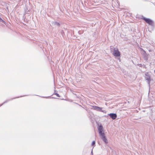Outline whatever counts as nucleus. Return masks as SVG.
Here are the masks:
<instances>
[{"label":"nucleus","mask_w":155,"mask_h":155,"mask_svg":"<svg viewBox=\"0 0 155 155\" xmlns=\"http://www.w3.org/2000/svg\"><path fill=\"white\" fill-rule=\"evenodd\" d=\"M98 129L101 138L106 143H108V141L106 138L105 134L104 132H103V128L102 126L101 125L99 127Z\"/></svg>","instance_id":"f257e3e1"},{"label":"nucleus","mask_w":155,"mask_h":155,"mask_svg":"<svg viewBox=\"0 0 155 155\" xmlns=\"http://www.w3.org/2000/svg\"><path fill=\"white\" fill-rule=\"evenodd\" d=\"M92 107L93 108L94 110L102 112L104 113H106V111L105 110H102L103 109L102 107H100L97 106H93Z\"/></svg>","instance_id":"f03ea898"},{"label":"nucleus","mask_w":155,"mask_h":155,"mask_svg":"<svg viewBox=\"0 0 155 155\" xmlns=\"http://www.w3.org/2000/svg\"><path fill=\"white\" fill-rule=\"evenodd\" d=\"M143 19L146 21L147 23L149 25L152 26L153 25V22L150 19L144 18H143Z\"/></svg>","instance_id":"7ed1b4c3"},{"label":"nucleus","mask_w":155,"mask_h":155,"mask_svg":"<svg viewBox=\"0 0 155 155\" xmlns=\"http://www.w3.org/2000/svg\"><path fill=\"white\" fill-rule=\"evenodd\" d=\"M113 55L115 56L118 57L120 55V54L119 51L117 49L114 48Z\"/></svg>","instance_id":"20e7f679"},{"label":"nucleus","mask_w":155,"mask_h":155,"mask_svg":"<svg viewBox=\"0 0 155 155\" xmlns=\"http://www.w3.org/2000/svg\"><path fill=\"white\" fill-rule=\"evenodd\" d=\"M110 117L113 120L116 119L117 117L116 114L114 113H110L108 114Z\"/></svg>","instance_id":"39448f33"},{"label":"nucleus","mask_w":155,"mask_h":155,"mask_svg":"<svg viewBox=\"0 0 155 155\" xmlns=\"http://www.w3.org/2000/svg\"><path fill=\"white\" fill-rule=\"evenodd\" d=\"M147 80L148 81V84L149 85H150V78H147Z\"/></svg>","instance_id":"423d86ee"},{"label":"nucleus","mask_w":155,"mask_h":155,"mask_svg":"<svg viewBox=\"0 0 155 155\" xmlns=\"http://www.w3.org/2000/svg\"><path fill=\"white\" fill-rule=\"evenodd\" d=\"M95 144V141H94L92 142V145L93 146L94 144Z\"/></svg>","instance_id":"0eeeda50"},{"label":"nucleus","mask_w":155,"mask_h":155,"mask_svg":"<svg viewBox=\"0 0 155 155\" xmlns=\"http://www.w3.org/2000/svg\"><path fill=\"white\" fill-rule=\"evenodd\" d=\"M56 94L57 95V96L58 97H59L60 96H59V94Z\"/></svg>","instance_id":"6e6552de"},{"label":"nucleus","mask_w":155,"mask_h":155,"mask_svg":"<svg viewBox=\"0 0 155 155\" xmlns=\"http://www.w3.org/2000/svg\"><path fill=\"white\" fill-rule=\"evenodd\" d=\"M5 103V102H4V103H3V104H2L0 105V106H1L2 105V104H4V103Z\"/></svg>","instance_id":"1a4fd4ad"},{"label":"nucleus","mask_w":155,"mask_h":155,"mask_svg":"<svg viewBox=\"0 0 155 155\" xmlns=\"http://www.w3.org/2000/svg\"><path fill=\"white\" fill-rule=\"evenodd\" d=\"M143 52L144 53L146 54L145 51H143Z\"/></svg>","instance_id":"9d476101"},{"label":"nucleus","mask_w":155,"mask_h":155,"mask_svg":"<svg viewBox=\"0 0 155 155\" xmlns=\"http://www.w3.org/2000/svg\"><path fill=\"white\" fill-rule=\"evenodd\" d=\"M91 153L92 154V153H93V151H92H92H91Z\"/></svg>","instance_id":"9b49d317"}]
</instances>
